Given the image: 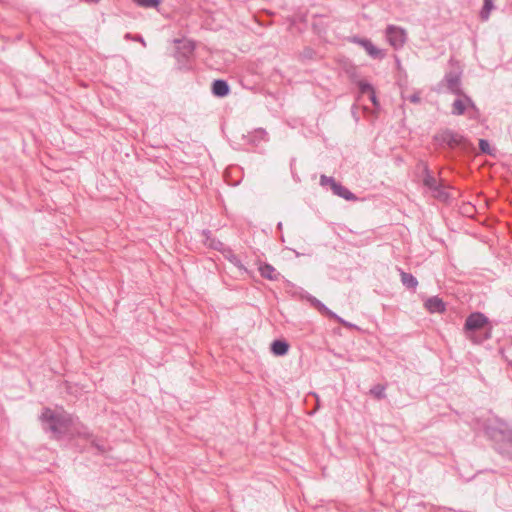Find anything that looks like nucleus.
<instances>
[{"instance_id": "20e7f679", "label": "nucleus", "mask_w": 512, "mask_h": 512, "mask_svg": "<svg viewBox=\"0 0 512 512\" xmlns=\"http://www.w3.org/2000/svg\"><path fill=\"white\" fill-rule=\"evenodd\" d=\"M386 38L394 49H400L406 43L407 34L403 28L395 25H389L386 28Z\"/></svg>"}, {"instance_id": "cd10ccee", "label": "nucleus", "mask_w": 512, "mask_h": 512, "mask_svg": "<svg viewBox=\"0 0 512 512\" xmlns=\"http://www.w3.org/2000/svg\"><path fill=\"white\" fill-rule=\"evenodd\" d=\"M93 445H94L98 450H100L101 452H103V451H104V449H103L102 447H100L98 444H96V443H94V442H93Z\"/></svg>"}, {"instance_id": "a211bd4d", "label": "nucleus", "mask_w": 512, "mask_h": 512, "mask_svg": "<svg viewBox=\"0 0 512 512\" xmlns=\"http://www.w3.org/2000/svg\"><path fill=\"white\" fill-rule=\"evenodd\" d=\"M385 389L386 387L384 385L377 384L370 389L369 393L377 400H381L386 397Z\"/></svg>"}, {"instance_id": "f3484780", "label": "nucleus", "mask_w": 512, "mask_h": 512, "mask_svg": "<svg viewBox=\"0 0 512 512\" xmlns=\"http://www.w3.org/2000/svg\"><path fill=\"white\" fill-rule=\"evenodd\" d=\"M483 7L480 11V19L482 21H487L490 17L491 11L494 9L493 0H483Z\"/></svg>"}, {"instance_id": "0eeeda50", "label": "nucleus", "mask_w": 512, "mask_h": 512, "mask_svg": "<svg viewBox=\"0 0 512 512\" xmlns=\"http://www.w3.org/2000/svg\"><path fill=\"white\" fill-rule=\"evenodd\" d=\"M463 99L458 98L452 104L453 115H463L467 107L475 108V105L470 97L462 95Z\"/></svg>"}, {"instance_id": "a878e982", "label": "nucleus", "mask_w": 512, "mask_h": 512, "mask_svg": "<svg viewBox=\"0 0 512 512\" xmlns=\"http://www.w3.org/2000/svg\"><path fill=\"white\" fill-rule=\"evenodd\" d=\"M369 95H370L369 98L372 101V103L374 105H377L378 102H377V98H376V95H375V91L373 90Z\"/></svg>"}, {"instance_id": "393cba45", "label": "nucleus", "mask_w": 512, "mask_h": 512, "mask_svg": "<svg viewBox=\"0 0 512 512\" xmlns=\"http://www.w3.org/2000/svg\"><path fill=\"white\" fill-rule=\"evenodd\" d=\"M409 101L412 103H419L420 102V96L419 94H413L409 97Z\"/></svg>"}, {"instance_id": "aec40b11", "label": "nucleus", "mask_w": 512, "mask_h": 512, "mask_svg": "<svg viewBox=\"0 0 512 512\" xmlns=\"http://www.w3.org/2000/svg\"><path fill=\"white\" fill-rule=\"evenodd\" d=\"M135 4L143 8H156L161 0H132Z\"/></svg>"}, {"instance_id": "f257e3e1", "label": "nucleus", "mask_w": 512, "mask_h": 512, "mask_svg": "<svg viewBox=\"0 0 512 512\" xmlns=\"http://www.w3.org/2000/svg\"><path fill=\"white\" fill-rule=\"evenodd\" d=\"M40 420L44 430L51 432L55 439H60L66 435L89 436L86 428L77 423L76 419L62 408L56 410L44 408Z\"/></svg>"}, {"instance_id": "f03ea898", "label": "nucleus", "mask_w": 512, "mask_h": 512, "mask_svg": "<svg viewBox=\"0 0 512 512\" xmlns=\"http://www.w3.org/2000/svg\"><path fill=\"white\" fill-rule=\"evenodd\" d=\"M467 338L475 344H480L491 337V326L488 318L480 313L470 314L464 324Z\"/></svg>"}, {"instance_id": "2eb2a0df", "label": "nucleus", "mask_w": 512, "mask_h": 512, "mask_svg": "<svg viewBox=\"0 0 512 512\" xmlns=\"http://www.w3.org/2000/svg\"><path fill=\"white\" fill-rule=\"evenodd\" d=\"M400 277L402 284L407 289L415 290L416 287L418 286V281L412 274L401 271Z\"/></svg>"}, {"instance_id": "f8f14e48", "label": "nucleus", "mask_w": 512, "mask_h": 512, "mask_svg": "<svg viewBox=\"0 0 512 512\" xmlns=\"http://www.w3.org/2000/svg\"><path fill=\"white\" fill-rule=\"evenodd\" d=\"M259 272L263 278L268 280H278L280 275L276 269L268 263L261 264L259 267Z\"/></svg>"}, {"instance_id": "5701e85b", "label": "nucleus", "mask_w": 512, "mask_h": 512, "mask_svg": "<svg viewBox=\"0 0 512 512\" xmlns=\"http://www.w3.org/2000/svg\"><path fill=\"white\" fill-rule=\"evenodd\" d=\"M337 182L335 181V179L333 177H328L326 175H321L320 177V184L322 186H326V185H329L330 188L332 189L333 188V184H336Z\"/></svg>"}, {"instance_id": "ddd939ff", "label": "nucleus", "mask_w": 512, "mask_h": 512, "mask_svg": "<svg viewBox=\"0 0 512 512\" xmlns=\"http://www.w3.org/2000/svg\"><path fill=\"white\" fill-rule=\"evenodd\" d=\"M423 173H424L423 184L427 188H429L431 191L433 189H437V185L440 182H438V180L433 175H431L429 168L426 164H423Z\"/></svg>"}, {"instance_id": "dca6fc26", "label": "nucleus", "mask_w": 512, "mask_h": 512, "mask_svg": "<svg viewBox=\"0 0 512 512\" xmlns=\"http://www.w3.org/2000/svg\"><path fill=\"white\" fill-rule=\"evenodd\" d=\"M314 306L321 312L322 314L328 316L329 318L337 320L339 323H343V320L338 317L335 313L329 310L324 304H322L319 300L314 301Z\"/></svg>"}, {"instance_id": "c85d7f7f", "label": "nucleus", "mask_w": 512, "mask_h": 512, "mask_svg": "<svg viewBox=\"0 0 512 512\" xmlns=\"http://www.w3.org/2000/svg\"><path fill=\"white\" fill-rule=\"evenodd\" d=\"M188 49H189V52H192V50L194 49V47L191 43H189Z\"/></svg>"}, {"instance_id": "9b49d317", "label": "nucleus", "mask_w": 512, "mask_h": 512, "mask_svg": "<svg viewBox=\"0 0 512 512\" xmlns=\"http://www.w3.org/2000/svg\"><path fill=\"white\" fill-rule=\"evenodd\" d=\"M332 191L335 195L344 198L345 200L355 201L357 197L346 187L340 183L333 184Z\"/></svg>"}, {"instance_id": "9d476101", "label": "nucleus", "mask_w": 512, "mask_h": 512, "mask_svg": "<svg viewBox=\"0 0 512 512\" xmlns=\"http://www.w3.org/2000/svg\"><path fill=\"white\" fill-rule=\"evenodd\" d=\"M230 89L226 81L218 79L212 83V93L217 97H225Z\"/></svg>"}, {"instance_id": "6e6552de", "label": "nucleus", "mask_w": 512, "mask_h": 512, "mask_svg": "<svg viewBox=\"0 0 512 512\" xmlns=\"http://www.w3.org/2000/svg\"><path fill=\"white\" fill-rule=\"evenodd\" d=\"M445 81L449 91L456 95H463L460 76L457 73L450 72L446 74Z\"/></svg>"}, {"instance_id": "423d86ee", "label": "nucleus", "mask_w": 512, "mask_h": 512, "mask_svg": "<svg viewBox=\"0 0 512 512\" xmlns=\"http://www.w3.org/2000/svg\"><path fill=\"white\" fill-rule=\"evenodd\" d=\"M508 432V425L500 420H496L494 423L488 424L485 427V433L491 439L499 440L506 436Z\"/></svg>"}, {"instance_id": "c756f323", "label": "nucleus", "mask_w": 512, "mask_h": 512, "mask_svg": "<svg viewBox=\"0 0 512 512\" xmlns=\"http://www.w3.org/2000/svg\"><path fill=\"white\" fill-rule=\"evenodd\" d=\"M239 261L235 262V264L238 266V267H242V265L240 263H238Z\"/></svg>"}, {"instance_id": "4468645a", "label": "nucleus", "mask_w": 512, "mask_h": 512, "mask_svg": "<svg viewBox=\"0 0 512 512\" xmlns=\"http://www.w3.org/2000/svg\"><path fill=\"white\" fill-rule=\"evenodd\" d=\"M289 350V344L284 340H274L271 344V352L276 356H283Z\"/></svg>"}, {"instance_id": "412c9836", "label": "nucleus", "mask_w": 512, "mask_h": 512, "mask_svg": "<svg viewBox=\"0 0 512 512\" xmlns=\"http://www.w3.org/2000/svg\"><path fill=\"white\" fill-rule=\"evenodd\" d=\"M205 234H206V241L208 242L209 247H211L212 249H215V250H222L224 244L221 241L216 240V239H210V237L208 236L209 232L205 233Z\"/></svg>"}, {"instance_id": "1a4fd4ad", "label": "nucleus", "mask_w": 512, "mask_h": 512, "mask_svg": "<svg viewBox=\"0 0 512 512\" xmlns=\"http://www.w3.org/2000/svg\"><path fill=\"white\" fill-rule=\"evenodd\" d=\"M424 307L430 312V313H443L446 311V305L443 302L441 298L438 296H433L428 298L425 303Z\"/></svg>"}, {"instance_id": "6ab92c4d", "label": "nucleus", "mask_w": 512, "mask_h": 512, "mask_svg": "<svg viewBox=\"0 0 512 512\" xmlns=\"http://www.w3.org/2000/svg\"><path fill=\"white\" fill-rule=\"evenodd\" d=\"M446 186L440 182L437 185V189H433L432 192L434 193V196L440 200H446L448 198V193L445 191Z\"/></svg>"}, {"instance_id": "39448f33", "label": "nucleus", "mask_w": 512, "mask_h": 512, "mask_svg": "<svg viewBox=\"0 0 512 512\" xmlns=\"http://www.w3.org/2000/svg\"><path fill=\"white\" fill-rule=\"evenodd\" d=\"M351 42L363 47L367 54L373 59H383L385 57V52L377 48L369 39L354 36Z\"/></svg>"}, {"instance_id": "b1692460", "label": "nucleus", "mask_w": 512, "mask_h": 512, "mask_svg": "<svg viewBox=\"0 0 512 512\" xmlns=\"http://www.w3.org/2000/svg\"><path fill=\"white\" fill-rule=\"evenodd\" d=\"M479 149L483 153H486V154H490L491 153L490 144L485 139H480L479 140Z\"/></svg>"}, {"instance_id": "7ed1b4c3", "label": "nucleus", "mask_w": 512, "mask_h": 512, "mask_svg": "<svg viewBox=\"0 0 512 512\" xmlns=\"http://www.w3.org/2000/svg\"><path fill=\"white\" fill-rule=\"evenodd\" d=\"M436 139L445 143L451 149L460 148L462 150H468L471 148V143L464 136L451 130L443 131Z\"/></svg>"}, {"instance_id": "bb28decb", "label": "nucleus", "mask_w": 512, "mask_h": 512, "mask_svg": "<svg viewBox=\"0 0 512 512\" xmlns=\"http://www.w3.org/2000/svg\"><path fill=\"white\" fill-rule=\"evenodd\" d=\"M83 1L86 3H95V4L100 2V0H83Z\"/></svg>"}, {"instance_id": "4be33fe9", "label": "nucleus", "mask_w": 512, "mask_h": 512, "mask_svg": "<svg viewBox=\"0 0 512 512\" xmlns=\"http://www.w3.org/2000/svg\"><path fill=\"white\" fill-rule=\"evenodd\" d=\"M358 87H359L360 93H362V94H366V93L370 94L374 90L372 85L365 81H360L358 83Z\"/></svg>"}]
</instances>
